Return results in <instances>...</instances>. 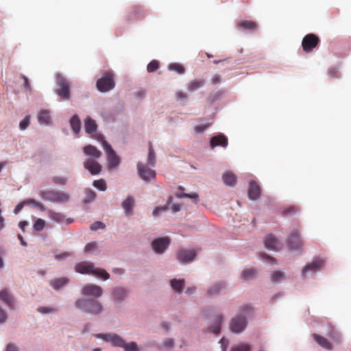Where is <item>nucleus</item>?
<instances>
[{
  "label": "nucleus",
  "mask_w": 351,
  "mask_h": 351,
  "mask_svg": "<svg viewBox=\"0 0 351 351\" xmlns=\"http://www.w3.org/2000/svg\"><path fill=\"white\" fill-rule=\"evenodd\" d=\"M256 276V271L254 268L243 270L241 275L242 278L246 280L253 279Z\"/></svg>",
  "instance_id": "nucleus-34"
},
{
  "label": "nucleus",
  "mask_w": 351,
  "mask_h": 351,
  "mask_svg": "<svg viewBox=\"0 0 351 351\" xmlns=\"http://www.w3.org/2000/svg\"><path fill=\"white\" fill-rule=\"evenodd\" d=\"M75 269L78 273L82 274H93L104 280H108L110 278V274L105 269L95 267L94 264L90 262H80L75 265Z\"/></svg>",
  "instance_id": "nucleus-2"
},
{
  "label": "nucleus",
  "mask_w": 351,
  "mask_h": 351,
  "mask_svg": "<svg viewBox=\"0 0 351 351\" xmlns=\"http://www.w3.org/2000/svg\"><path fill=\"white\" fill-rule=\"evenodd\" d=\"M145 16V12L143 8L141 6L135 5L130 8L127 20L129 22H134L143 19Z\"/></svg>",
  "instance_id": "nucleus-14"
},
{
  "label": "nucleus",
  "mask_w": 351,
  "mask_h": 351,
  "mask_svg": "<svg viewBox=\"0 0 351 351\" xmlns=\"http://www.w3.org/2000/svg\"><path fill=\"white\" fill-rule=\"evenodd\" d=\"M137 169L140 177L147 182L156 178V171L141 162L137 164Z\"/></svg>",
  "instance_id": "nucleus-11"
},
{
  "label": "nucleus",
  "mask_w": 351,
  "mask_h": 351,
  "mask_svg": "<svg viewBox=\"0 0 351 351\" xmlns=\"http://www.w3.org/2000/svg\"><path fill=\"white\" fill-rule=\"evenodd\" d=\"M115 86L114 75L111 72H106L104 75L97 80L96 86L100 92H108Z\"/></svg>",
  "instance_id": "nucleus-6"
},
{
  "label": "nucleus",
  "mask_w": 351,
  "mask_h": 351,
  "mask_svg": "<svg viewBox=\"0 0 351 351\" xmlns=\"http://www.w3.org/2000/svg\"><path fill=\"white\" fill-rule=\"evenodd\" d=\"M169 237H159L155 239L152 243V247L154 251L158 254H162L170 244Z\"/></svg>",
  "instance_id": "nucleus-13"
},
{
  "label": "nucleus",
  "mask_w": 351,
  "mask_h": 351,
  "mask_svg": "<svg viewBox=\"0 0 351 351\" xmlns=\"http://www.w3.org/2000/svg\"><path fill=\"white\" fill-rule=\"evenodd\" d=\"M237 27L239 29L248 31L254 33L258 29V25L254 21L241 20L237 23Z\"/></svg>",
  "instance_id": "nucleus-18"
},
{
  "label": "nucleus",
  "mask_w": 351,
  "mask_h": 351,
  "mask_svg": "<svg viewBox=\"0 0 351 351\" xmlns=\"http://www.w3.org/2000/svg\"><path fill=\"white\" fill-rule=\"evenodd\" d=\"M184 285V280L173 279L171 280V287L178 293H181Z\"/></svg>",
  "instance_id": "nucleus-33"
},
{
  "label": "nucleus",
  "mask_w": 351,
  "mask_h": 351,
  "mask_svg": "<svg viewBox=\"0 0 351 351\" xmlns=\"http://www.w3.org/2000/svg\"><path fill=\"white\" fill-rule=\"evenodd\" d=\"M24 202H25V205L32 204V205H34V206H36V204L38 203V202H36L34 199H26V200L24 201Z\"/></svg>",
  "instance_id": "nucleus-64"
},
{
  "label": "nucleus",
  "mask_w": 351,
  "mask_h": 351,
  "mask_svg": "<svg viewBox=\"0 0 351 351\" xmlns=\"http://www.w3.org/2000/svg\"><path fill=\"white\" fill-rule=\"evenodd\" d=\"M6 351H18V348L13 343H8L6 347Z\"/></svg>",
  "instance_id": "nucleus-61"
},
{
  "label": "nucleus",
  "mask_w": 351,
  "mask_h": 351,
  "mask_svg": "<svg viewBox=\"0 0 351 351\" xmlns=\"http://www.w3.org/2000/svg\"><path fill=\"white\" fill-rule=\"evenodd\" d=\"M195 256L196 252L193 250L182 249L178 252V260L184 263L193 261Z\"/></svg>",
  "instance_id": "nucleus-15"
},
{
  "label": "nucleus",
  "mask_w": 351,
  "mask_h": 351,
  "mask_svg": "<svg viewBox=\"0 0 351 351\" xmlns=\"http://www.w3.org/2000/svg\"><path fill=\"white\" fill-rule=\"evenodd\" d=\"M169 69L174 71L179 74H183L185 71L184 67L179 63H171L169 65Z\"/></svg>",
  "instance_id": "nucleus-39"
},
{
  "label": "nucleus",
  "mask_w": 351,
  "mask_h": 351,
  "mask_svg": "<svg viewBox=\"0 0 351 351\" xmlns=\"http://www.w3.org/2000/svg\"><path fill=\"white\" fill-rule=\"evenodd\" d=\"M178 190L180 191V193H178L176 195L178 197H179V198L189 197V198L194 199L195 202H197V200L198 199V194L197 193H191V194L185 193H184V188L183 186H179Z\"/></svg>",
  "instance_id": "nucleus-32"
},
{
  "label": "nucleus",
  "mask_w": 351,
  "mask_h": 351,
  "mask_svg": "<svg viewBox=\"0 0 351 351\" xmlns=\"http://www.w3.org/2000/svg\"><path fill=\"white\" fill-rule=\"evenodd\" d=\"M228 145V138L223 134H219L213 136L210 141V146L211 149H214L217 146L226 147Z\"/></svg>",
  "instance_id": "nucleus-17"
},
{
  "label": "nucleus",
  "mask_w": 351,
  "mask_h": 351,
  "mask_svg": "<svg viewBox=\"0 0 351 351\" xmlns=\"http://www.w3.org/2000/svg\"><path fill=\"white\" fill-rule=\"evenodd\" d=\"M287 243L289 247L291 250H300L302 248L303 243L300 237L298 230L295 229L291 232L287 239Z\"/></svg>",
  "instance_id": "nucleus-12"
},
{
  "label": "nucleus",
  "mask_w": 351,
  "mask_h": 351,
  "mask_svg": "<svg viewBox=\"0 0 351 351\" xmlns=\"http://www.w3.org/2000/svg\"><path fill=\"white\" fill-rule=\"evenodd\" d=\"M320 42L319 38L314 34H308L302 39V47L306 53L311 52Z\"/></svg>",
  "instance_id": "nucleus-8"
},
{
  "label": "nucleus",
  "mask_w": 351,
  "mask_h": 351,
  "mask_svg": "<svg viewBox=\"0 0 351 351\" xmlns=\"http://www.w3.org/2000/svg\"><path fill=\"white\" fill-rule=\"evenodd\" d=\"M324 261L320 258H316L311 263H308L302 269V275L305 278L308 272L315 273L322 268L324 265Z\"/></svg>",
  "instance_id": "nucleus-10"
},
{
  "label": "nucleus",
  "mask_w": 351,
  "mask_h": 351,
  "mask_svg": "<svg viewBox=\"0 0 351 351\" xmlns=\"http://www.w3.org/2000/svg\"><path fill=\"white\" fill-rule=\"evenodd\" d=\"M0 300H2L10 308H13L15 300L9 291L4 289L0 291Z\"/></svg>",
  "instance_id": "nucleus-21"
},
{
  "label": "nucleus",
  "mask_w": 351,
  "mask_h": 351,
  "mask_svg": "<svg viewBox=\"0 0 351 351\" xmlns=\"http://www.w3.org/2000/svg\"><path fill=\"white\" fill-rule=\"evenodd\" d=\"M114 335V334H97L96 336L106 342L112 343Z\"/></svg>",
  "instance_id": "nucleus-50"
},
{
  "label": "nucleus",
  "mask_w": 351,
  "mask_h": 351,
  "mask_svg": "<svg viewBox=\"0 0 351 351\" xmlns=\"http://www.w3.org/2000/svg\"><path fill=\"white\" fill-rule=\"evenodd\" d=\"M45 226V221L43 219L38 218L36 220L34 224V229L36 231L40 232L44 229Z\"/></svg>",
  "instance_id": "nucleus-45"
},
{
  "label": "nucleus",
  "mask_w": 351,
  "mask_h": 351,
  "mask_svg": "<svg viewBox=\"0 0 351 351\" xmlns=\"http://www.w3.org/2000/svg\"><path fill=\"white\" fill-rule=\"evenodd\" d=\"M261 188L255 181H250L248 188V197L252 200L257 199L261 195Z\"/></svg>",
  "instance_id": "nucleus-20"
},
{
  "label": "nucleus",
  "mask_w": 351,
  "mask_h": 351,
  "mask_svg": "<svg viewBox=\"0 0 351 351\" xmlns=\"http://www.w3.org/2000/svg\"><path fill=\"white\" fill-rule=\"evenodd\" d=\"M209 125L208 123L198 125L195 128V130L197 133H202Z\"/></svg>",
  "instance_id": "nucleus-54"
},
{
  "label": "nucleus",
  "mask_w": 351,
  "mask_h": 351,
  "mask_svg": "<svg viewBox=\"0 0 351 351\" xmlns=\"http://www.w3.org/2000/svg\"><path fill=\"white\" fill-rule=\"evenodd\" d=\"M223 183L228 186H233L237 183V176L231 171L225 173L222 176Z\"/></svg>",
  "instance_id": "nucleus-25"
},
{
  "label": "nucleus",
  "mask_w": 351,
  "mask_h": 351,
  "mask_svg": "<svg viewBox=\"0 0 351 351\" xmlns=\"http://www.w3.org/2000/svg\"><path fill=\"white\" fill-rule=\"evenodd\" d=\"M222 321L223 316L221 315L216 316L214 324L208 328V330L215 334H219L221 330V324Z\"/></svg>",
  "instance_id": "nucleus-29"
},
{
  "label": "nucleus",
  "mask_w": 351,
  "mask_h": 351,
  "mask_svg": "<svg viewBox=\"0 0 351 351\" xmlns=\"http://www.w3.org/2000/svg\"><path fill=\"white\" fill-rule=\"evenodd\" d=\"M147 162L152 166H154L156 163V156L151 143H149V146Z\"/></svg>",
  "instance_id": "nucleus-40"
},
{
  "label": "nucleus",
  "mask_w": 351,
  "mask_h": 351,
  "mask_svg": "<svg viewBox=\"0 0 351 351\" xmlns=\"http://www.w3.org/2000/svg\"><path fill=\"white\" fill-rule=\"evenodd\" d=\"M102 144L104 149L106 153L108 169H111L117 167L121 162L119 156L107 141H104Z\"/></svg>",
  "instance_id": "nucleus-7"
},
{
  "label": "nucleus",
  "mask_w": 351,
  "mask_h": 351,
  "mask_svg": "<svg viewBox=\"0 0 351 351\" xmlns=\"http://www.w3.org/2000/svg\"><path fill=\"white\" fill-rule=\"evenodd\" d=\"M82 294L86 297L93 298L96 300L103 294V289L97 285L88 283L85 285L82 289Z\"/></svg>",
  "instance_id": "nucleus-9"
},
{
  "label": "nucleus",
  "mask_w": 351,
  "mask_h": 351,
  "mask_svg": "<svg viewBox=\"0 0 351 351\" xmlns=\"http://www.w3.org/2000/svg\"><path fill=\"white\" fill-rule=\"evenodd\" d=\"M284 278V274L280 271H276L271 276V280L273 282H278Z\"/></svg>",
  "instance_id": "nucleus-47"
},
{
  "label": "nucleus",
  "mask_w": 351,
  "mask_h": 351,
  "mask_svg": "<svg viewBox=\"0 0 351 351\" xmlns=\"http://www.w3.org/2000/svg\"><path fill=\"white\" fill-rule=\"evenodd\" d=\"M98 245L96 242H90L86 245L84 247V251L87 253L93 254L95 251L98 250Z\"/></svg>",
  "instance_id": "nucleus-42"
},
{
  "label": "nucleus",
  "mask_w": 351,
  "mask_h": 351,
  "mask_svg": "<svg viewBox=\"0 0 351 351\" xmlns=\"http://www.w3.org/2000/svg\"><path fill=\"white\" fill-rule=\"evenodd\" d=\"M70 124L72 128L73 131L75 134H78L81 129V121L79 117L75 114L73 115L70 119Z\"/></svg>",
  "instance_id": "nucleus-30"
},
{
  "label": "nucleus",
  "mask_w": 351,
  "mask_h": 351,
  "mask_svg": "<svg viewBox=\"0 0 351 351\" xmlns=\"http://www.w3.org/2000/svg\"><path fill=\"white\" fill-rule=\"evenodd\" d=\"M69 281V278L62 277L50 280L49 284L55 290H59L62 287L66 285Z\"/></svg>",
  "instance_id": "nucleus-27"
},
{
  "label": "nucleus",
  "mask_w": 351,
  "mask_h": 351,
  "mask_svg": "<svg viewBox=\"0 0 351 351\" xmlns=\"http://www.w3.org/2000/svg\"><path fill=\"white\" fill-rule=\"evenodd\" d=\"M176 96L177 97V99L180 101H184L188 99V95L186 93L181 91L177 92L176 93Z\"/></svg>",
  "instance_id": "nucleus-57"
},
{
  "label": "nucleus",
  "mask_w": 351,
  "mask_h": 351,
  "mask_svg": "<svg viewBox=\"0 0 351 351\" xmlns=\"http://www.w3.org/2000/svg\"><path fill=\"white\" fill-rule=\"evenodd\" d=\"M298 211V208L295 206H290L289 207L285 208L283 210L284 215H293Z\"/></svg>",
  "instance_id": "nucleus-51"
},
{
  "label": "nucleus",
  "mask_w": 351,
  "mask_h": 351,
  "mask_svg": "<svg viewBox=\"0 0 351 351\" xmlns=\"http://www.w3.org/2000/svg\"><path fill=\"white\" fill-rule=\"evenodd\" d=\"M134 206V199L132 196H128L125 200L122 202V207L125 213L130 215L133 213V208Z\"/></svg>",
  "instance_id": "nucleus-24"
},
{
  "label": "nucleus",
  "mask_w": 351,
  "mask_h": 351,
  "mask_svg": "<svg viewBox=\"0 0 351 351\" xmlns=\"http://www.w3.org/2000/svg\"><path fill=\"white\" fill-rule=\"evenodd\" d=\"M48 214L49 217L56 222L60 223L64 219V215L60 213H56L50 210L48 211Z\"/></svg>",
  "instance_id": "nucleus-37"
},
{
  "label": "nucleus",
  "mask_w": 351,
  "mask_h": 351,
  "mask_svg": "<svg viewBox=\"0 0 351 351\" xmlns=\"http://www.w3.org/2000/svg\"><path fill=\"white\" fill-rule=\"evenodd\" d=\"M25 205V204L24 201L23 202H21L19 204H17L14 210V214H16V215L18 214L23 209V208L24 207Z\"/></svg>",
  "instance_id": "nucleus-59"
},
{
  "label": "nucleus",
  "mask_w": 351,
  "mask_h": 351,
  "mask_svg": "<svg viewBox=\"0 0 351 351\" xmlns=\"http://www.w3.org/2000/svg\"><path fill=\"white\" fill-rule=\"evenodd\" d=\"M84 154L86 156H92L95 159H97L101 157V152L99 151L96 147L88 145L83 149Z\"/></svg>",
  "instance_id": "nucleus-22"
},
{
  "label": "nucleus",
  "mask_w": 351,
  "mask_h": 351,
  "mask_svg": "<svg viewBox=\"0 0 351 351\" xmlns=\"http://www.w3.org/2000/svg\"><path fill=\"white\" fill-rule=\"evenodd\" d=\"M56 84L58 89L56 93L62 99L69 100L70 99V88L71 84L68 80L61 75H58L56 77Z\"/></svg>",
  "instance_id": "nucleus-5"
},
{
  "label": "nucleus",
  "mask_w": 351,
  "mask_h": 351,
  "mask_svg": "<svg viewBox=\"0 0 351 351\" xmlns=\"http://www.w3.org/2000/svg\"><path fill=\"white\" fill-rule=\"evenodd\" d=\"M38 311L41 313H49L51 312L56 311V308H49V307H39Z\"/></svg>",
  "instance_id": "nucleus-55"
},
{
  "label": "nucleus",
  "mask_w": 351,
  "mask_h": 351,
  "mask_svg": "<svg viewBox=\"0 0 351 351\" xmlns=\"http://www.w3.org/2000/svg\"><path fill=\"white\" fill-rule=\"evenodd\" d=\"M85 198L84 199V202L85 204L90 203L93 202L96 197V193L92 189H86L85 191Z\"/></svg>",
  "instance_id": "nucleus-38"
},
{
  "label": "nucleus",
  "mask_w": 351,
  "mask_h": 351,
  "mask_svg": "<svg viewBox=\"0 0 351 351\" xmlns=\"http://www.w3.org/2000/svg\"><path fill=\"white\" fill-rule=\"evenodd\" d=\"M124 341H125L122 337L117 334H114L111 343L114 346L123 348Z\"/></svg>",
  "instance_id": "nucleus-44"
},
{
  "label": "nucleus",
  "mask_w": 351,
  "mask_h": 351,
  "mask_svg": "<svg viewBox=\"0 0 351 351\" xmlns=\"http://www.w3.org/2000/svg\"><path fill=\"white\" fill-rule=\"evenodd\" d=\"M106 228V225L101 221H95L90 226L91 230H97L99 229H104Z\"/></svg>",
  "instance_id": "nucleus-52"
},
{
  "label": "nucleus",
  "mask_w": 351,
  "mask_h": 351,
  "mask_svg": "<svg viewBox=\"0 0 351 351\" xmlns=\"http://www.w3.org/2000/svg\"><path fill=\"white\" fill-rule=\"evenodd\" d=\"M251 346L248 344L241 343L231 348V351H250Z\"/></svg>",
  "instance_id": "nucleus-46"
},
{
  "label": "nucleus",
  "mask_w": 351,
  "mask_h": 351,
  "mask_svg": "<svg viewBox=\"0 0 351 351\" xmlns=\"http://www.w3.org/2000/svg\"><path fill=\"white\" fill-rule=\"evenodd\" d=\"M253 308L250 305L243 306L239 313L232 318L230 323V329L234 333H240L245 328L247 321V317L252 315Z\"/></svg>",
  "instance_id": "nucleus-1"
},
{
  "label": "nucleus",
  "mask_w": 351,
  "mask_h": 351,
  "mask_svg": "<svg viewBox=\"0 0 351 351\" xmlns=\"http://www.w3.org/2000/svg\"><path fill=\"white\" fill-rule=\"evenodd\" d=\"M75 305L81 311L92 315H98L104 310L102 304L94 299H78Z\"/></svg>",
  "instance_id": "nucleus-3"
},
{
  "label": "nucleus",
  "mask_w": 351,
  "mask_h": 351,
  "mask_svg": "<svg viewBox=\"0 0 351 351\" xmlns=\"http://www.w3.org/2000/svg\"><path fill=\"white\" fill-rule=\"evenodd\" d=\"M38 121L39 123L43 125H49L51 123L50 112L48 110H41L38 117Z\"/></svg>",
  "instance_id": "nucleus-28"
},
{
  "label": "nucleus",
  "mask_w": 351,
  "mask_h": 351,
  "mask_svg": "<svg viewBox=\"0 0 351 351\" xmlns=\"http://www.w3.org/2000/svg\"><path fill=\"white\" fill-rule=\"evenodd\" d=\"M29 225L28 222L26 221H22L19 222V226L23 232H25V228L26 226Z\"/></svg>",
  "instance_id": "nucleus-63"
},
{
  "label": "nucleus",
  "mask_w": 351,
  "mask_h": 351,
  "mask_svg": "<svg viewBox=\"0 0 351 351\" xmlns=\"http://www.w3.org/2000/svg\"><path fill=\"white\" fill-rule=\"evenodd\" d=\"M165 347L167 348H171L173 346V340L172 339H167L164 343Z\"/></svg>",
  "instance_id": "nucleus-62"
},
{
  "label": "nucleus",
  "mask_w": 351,
  "mask_h": 351,
  "mask_svg": "<svg viewBox=\"0 0 351 351\" xmlns=\"http://www.w3.org/2000/svg\"><path fill=\"white\" fill-rule=\"evenodd\" d=\"M125 351H139V348L135 342L125 343L124 341L123 348Z\"/></svg>",
  "instance_id": "nucleus-43"
},
{
  "label": "nucleus",
  "mask_w": 351,
  "mask_h": 351,
  "mask_svg": "<svg viewBox=\"0 0 351 351\" xmlns=\"http://www.w3.org/2000/svg\"><path fill=\"white\" fill-rule=\"evenodd\" d=\"M8 319V315L6 312L0 307V324L4 323Z\"/></svg>",
  "instance_id": "nucleus-56"
},
{
  "label": "nucleus",
  "mask_w": 351,
  "mask_h": 351,
  "mask_svg": "<svg viewBox=\"0 0 351 351\" xmlns=\"http://www.w3.org/2000/svg\"><path fill=\"white\" fill-rule=\"evenodd\" d=\"M204 80H195L193 81H191L188 84V89L190 91H195V90H197L198 88H199L200 87H202L204 85Z\"/></svg>",
  "instance_id": "nucleus-36"
},
{
  "label": "nucleus",
  "mask_w": 351,
  "mask_h": 351,
  "mask_svg": "<svg viewBox=\"0 0 351 351\" xmlns=\"http://www.w3.org/2000/svg\"><path fill=\"white\" fill-rule=\"evenodd\" d=\"M167 210V206H158L156 207L154 211H153V215L154 216H157L160 214V212L162 211H165V210Z\"/></svg>",
  "instance_id": "nucleus-58"
},
{
  "label": "nucleus",
  "mask_w": 351,
  "mask_h": 351,
  "mask_svg": "<svg viewBox=\"0 0 351 351\" xmlns=\"http://www.w3.org/2000/svg\"><path fill=\"white\" fill-rule=\"evenodd\" d=\"M29 124V116H26L21 122L20 128L21 130L26 129Z\"/></svg>",
  "instance_id": "nucleus-53"
},
{
  "label": "nucleus",
  "mask_w": 351,
  "mask_h": 351,
  "mask_svg": "<svg viewBox=\"0 0 351 351\" xmlns=\"http://www.w3.org/2000/svg\"><path fill=\"white\" fill-rule=\"evenodd\" d=\"M84 128L86 133L92 134L97 130V125L94 119L88 117L84 120Z\"/></svg>",
  "instance_id": "nucleus-26"
},
{
  "label": "nucleus",
  "mask_w": 351,
  "mask_h": 351,
  "mask_svg": "<svg viewBox=\"0 0 351 351\" xmlns=\"http://www.w3.org/2000/svg\"><path fill=\"white\" fill-rule=\"evenodd\" d=\"M93 185L95 188H97V189H99L101 191H105L107 189L106 183L105 180L103 179L95 180L93 182Z\"/></svg>",
  "instance_id": "nucleus-41"
},
{
  "label": "nucleus",
  "mask_w": 351,
  "mask_h": 351,
  "mask_svg": "<svg viewBox=\"0 0 351 351\" xmlns=\"http://www.w3.org/2000/svg\"><path fill=\"white\" fill-rule=\"evenodd\" d=\"M338 71L336 68L332 67L328 69V74L332 77H337Z\"/></svg>",
  "instance_id": "nucleus-60"
},
{
  "label": "nucleus",
  "mask_w": 351,
  "mask_h": 351,
  "mask_svg": "<svg viewBox=\"0 0 351 351\" xmlns=\"http://www.w3.org/2000/svg\"><path fill=\"white\" fill-rule=\"evenodd\" d=\"M313 337L315 339V341L317 342L318 345H319L321 347L326 349V350H332V346L331 343L328 341V339L323 336H321L317 334H313Z\"/></svg>",
  "instance_id": "nucleus-23"
},
{
  "label": "nucleus",
  "mask_w": 351,
  "mask_h": 351,
  "mask_svg": "<svg viewBox=\"0 0 351 351\" xmlns=\"http://www.w3.org/2000/svg\"><path fill=\"white\" fill-rule=\"evenodd\" d=\"M84 167L93 175L99 174L102 169L101 165L93 158H88L84 162Z\"/></svg>",
  "instance_id": "nucleus-16"
},
{
  "label": "nucleus",
  "mask_w": 351,
  "mask_h": 351,
  "mask_svg": "<svg viewBox=\"0 0 351 351\" xmlns=\"http://www.w3.org/2000/svg\"><path fill=\"white\" fill-rule=\"evenodd\" d=\"M52 181L57 184L65 185L67 182V179L65 177L54 176L52 178Z\"/></svg>",
  "instance_id": "nucleus-49"
},
{
  "label": "nucleus",
  "mask_w": 351,
  "mask_h": 351,
  "mask_svg": "<svg viewBox=\"0 0 351 351\" xmlns=\"http://www.w3.org/2000/svg\"><path fill=\"white\" fill-rule=\"evenodd\" d=\"M112 294L116 300L121 301L127 296L128 291L123 288L116 287L113 289Z\"/></svg>",
  "instance_id": "nucleus-31"
},
{
  "label": "nucleus",
  "mask_w": 351,
  "mask_h": 351,
  "mask_svg": "<svg viewBox=\"0 0 351 351\" xmlns=\"http://www.w3.org/2000/svg\"><path fill=\"white\" fill-rule=\"evenodd\" d=\"M225 288L224 283H217L214 285L208 290V294L210 296L217 294L219 291Z\"/></svg>",
  "instance_id": "nucleus-35"
},
{
  "label": "nucleus",
  "mask_w": 351,
  "mask_h": 351,
  "mask_svg": "<svg viewBox=\"0 0 351 351\" xmlns=\"http://www.w3.org/2000/svg\"><path fill=\"white\" fill-rule=\"evenodd\" d=\"M265 246L269 250H279L281 248L280 241L273 234H268L264 240Z\"/></svg>",
  "instance_id": "nucleus-19"
},
{
  "label": "nucleus",
  "mask_w": 351,
  "mask_h": 351,
  "mask_svg": "<svg viewBox=\"0 0 351 351\" xmlns=\"http://www.w3.org/2000/svg\"><path fill=\"white\" fill-rule=\"evenodd\" d=\"M158 68L159 62L157 60H154L148 64L147 70L149 73H152L156 71Z\"/></svg>",
  "instance_id": "nucleus-48"
},
{
  "label": "nucleus",
  "mask_w": 351,
  "mask_h": 351,
  "mask_svg": "<svg viewBox=\"0 0 351 351\" xmlns=\"http://www.w3.org/2000/svg\"><path fill=\"white\" fill-rule=\"evenodd\" d=\"M40 196L45 201L58 204H65L70 199V195L68 193L56 190L42 191L40 193Z\"/></svg>",
  "instance_id": "nucleus-4"
}]
</instances>
